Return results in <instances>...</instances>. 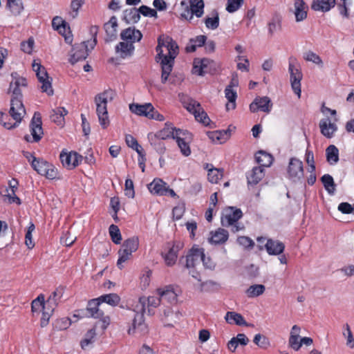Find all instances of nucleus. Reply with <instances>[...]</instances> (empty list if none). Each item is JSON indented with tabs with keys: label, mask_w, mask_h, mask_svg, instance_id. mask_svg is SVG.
<instances>
[{
	"label": "nucleus",
	"mask_w": 354,
	"mask_h": 354,
	"mask_svg": "<svg viewBox=\"0 0 354 354\" xmlns=\"http://www.w3.org/2000/svg\"><path fill=\"white\" fill-rule=\"evenodd\" d=\"M11 77L12 80L10 84L9 91L11 90L13 84H15V86L12 91V97L10 100V109L9 113L15 120V122L12 124L10 122H3V118L4 113L2 111H0V123H1L3 126L8 129H12L17 127L21 122L24 115L26 114V109L22 102V93L19 86H27L28 85L27 80L24 77H21L17 72H12L11 73Z\"/></svg>",
	"instance_id": "obj_1"
},
{
	"label": "nucleus",
	"mask_w": 354,
	"mask_h": 354,
	"mask_svg": "<svg viewBox=\"0 0 354 354\" xmlns=\"http://www.w3.org/2000/svg\"><path fill=\"white\" fill-rule=\"evenodd\" d=\"M165 47L168 53L164 57V59L160 62L161 66V83L165 84L167 82L173 83L171 78H169L173 70L175 59L179 54V46L177 42L169 35H165L163 39Z\"/></svg>",
	"instance_id": "obj_2"
},
{
	"label": "nucleus",
	"mask_w": 354,
	"mask_h": 354,
	"mask_svg": "<svg viewBox=\"0 0 354 354\" xmlns=\"http://www.w3.org/2000/svg\"><path fill=\"white\" fill-rule=\"evenodd\" d=\"M115 96V93L111 88L106 89L102 93H98L95 97L96 104V113L98 117L99 122L102 129H106L109 125V120L107 111V102H111Z\"/></svg>",
	"instance_id": "obj_3"
},
{
	"label": "nucleus",
	"mask_w": 354,
	"mask_h": 354,
	"mask_svg": "<svg viewBox=\"0 0 354 354\" xmlns=\"http://www.w3.org/2000/svg\"><path fill=\"white\" fill-rule=\"evenodd\" d=\"M180 101L183 107L189 113L194 114L195 119L197 121L202 123L205 127H209V128H214L215 127L214 123L212 122L208 115L202 108L198 102L188 96H183L181 97Z\"/></svg>",
	"instance_id": "obj_4"
},
{
	"label": "nucleus",
	"mask_w": 354,
	"mask_h": 354,
	"mask_svg": "<svg viewBox=\"0 0 354 354\" xmlns=\"http://www.w3.org/2000/svg\"><path fill=\"white\" fill-rule=\"evenodd\" d=\"M139 247V239L138 236L130 237L124 241L122 248L118 251L119 258L117 261V266L120 270L123 268L122 263L130 259L132 253L136 252Z\"/></svg>",
	"instance_id": "obj_5"
},
{
	"label": "nucleus",
	"mask_w": 354,
	"mask_h": 354,
	"mask_svg": "<svg viewBox=\"0 0 354 354\" xmlns=\"http://www.w3.org/2000/svg\"><path fill=\"white\" fill-rule=\"evenodd\" d=\"M219 71L218 64L212 59L208 58H196L194 60L192 73L198 76H204L208 73L214 75Z\"/></svg>",
	"instance_id": "obj_6"
},
{
	"label": "nucleus",
	"mask_w": 354,
	"mask_h": 354,
	"mask_svg": "<svg viewBox=\"0 0 354 354\" xmlns=\"http://www.w3.org/2000/svg\"><path fill=\"white\" fill-rule=\"evenodd\" d=\"M31 167L39 174L46 176L48 179L53 180L57 178V169L43 158H34L31 161Z\"/></svg>",
	"instance_id": "obj_7"
},
{
	"label": "nucleus",
	"mask_w": 354,
	"mask_h": 354,
	"mask_svg": "<svg viewBox=\"0 0 354 354\" xmlns=\"http://www.w3.org/2000/svg\"><path fill=\"white\" fill-rule=\"evenodd\" d=\"M30 130L32 138L27 134L24 136V140L27 142H38L40 141L44 134L40 113L35 112L30 122Z\"/></svg>",
	"instance_id": "obj_8"
},
{
	"label": "nucleus",
	"mask_w": 354,
	"mask_h": 354,
	"mask_svg": "<svg viewBox=\"0 0 354 354\" xmlns=\"http://www.w3.org/2000/svg\"><path fill=\"white\" fill-rule=\"evenodd\" d=\"M32 69L36 73V76L39 83L41 84V90L49 96L53 95V89L52 88L51 80L44 66L40 63H36L35 61L32 63Z\"/></svg>",
	"instance_id": "obj_9"
},
{
	"label": "nucleus",
	"mask_w": 354,
	"mask_h": 354,
	"mask_svg": "<svg viewBox=\"0 0 354 354\" xmlns=\"http://www.w3.org/2000/svg\"><path fill=\"white\" fill-rule=\"evenodd\" d=\"M146 299L145 297L140 298V302L142 303V308L140 312L133 311V319L132 322V326L129 328L128 330L129 334H133L138 330L140 333L145 334L147 333V326L145 323V315L144 313L145 310V304Z\"/></svg>",
	"instance_id": "obj_10"
},
{
	"label": "nucleus",
	"mask_w": 354,
	"mask_h": 354,
	"mask_svg": "<svg viewBox=\"0 0 354 354\" xmlns=\"http://www.w3.org/2000/svg\"><path fill=\"white\" fill-rule=\"evenodd\" d=\"M100 304L98 297L92 299L88 301L86 308L77 310V314H75L74 317L101 318L104 315V312L99 308Z\"/></svg>",
	"instance_id": "obj_11"
},
{
	"label": "nucleus",
	"mask_w": 354,
	"mask_h": 354,
	"mask_svg": "<svg viewBox=\"0 0 354 354\" xmlns=\"http://www.w3.org/2000/svg\"><path fill=\"white\" fill-rule=\"evenodd\" d=\"M167 247L168 248V251L165 254L162 252V256L165 259L166 265L168 266H172L176 263L178 258V254L184 247V243L180 241H175L167 243Z\"/></svg>",
	"instance_id": "obj_12"
},
{
	"label": "nucleus",
	"mask_w": 354,
	"mask_h": 354,
	"mask_svg": "<svg viewBox=\"0 0 354 354\" xmlns=\"http://www.w3.org/2000/svg\"><path fill=\"white\" fill-rule=\"evenodd\" d=\"M241 209L234 206H230L225 209L221 216V225L223 227H229L237 223L243 217Z\"/></svg>",
	"instance_id": "obj_13"
},
{
	"label": "nucleus",
	"mask_w": 354,
	"mask_h": 354,
	"mask_svg": "<svg viewBox=\"0 0 354 354\" xmlns=\"http://www.w3.org/2000/svg\"><path fill=\"white\" fill-rule=\"evenodd\" d=\"M288 178L294 182L300 180L304 177V165L302 161L297 158H291L287 169Z\"/></svg>",
	"instance_id": "obj_14"
},
{
	"label": "nucleus",
	"mask_w": 354,
	"mask_h": 354,
	"mask_svg": "<svg viewBox=\"0 0 354 354\" xmlns=\"http://www.w3.org/2000/svg\"><path fill=\"white\" fill-rule=\"evenodd\" d=\"M204 249L198 248L194 245L191 249L189 250L185 257H182L180 259V262H183L184 258L185 259V267L187 269L194 268L196 263L201 261V257H204Z\"/></svg>",
	"instance_id": "obj_15"
},
{
	"label": "nucleus",
	"mask_w": 354,
	"mask_h": 354,
	"mask_svg": "<svg viewBox=\"0 0 354 354\" xmlns=\"http://www.w3.org/2000/svg\"><path fill=\"white\" fill-rule=\"evenodd\" d=\"M272 107V103L268 96H257L249 106L250 111L252 113L261 111L269 113L271 111Z\"/></svg>",
	"instance_id": "obj_16"
},
{
	"label": "nucleus",
	"mask_w": 354,
	"mask_h": 354,
	"mask_svg": "<svg viewBox=\"0 0 354 354\" xmlns=\"http://www.w3.org/2000/svg\"><path fill=\"white\" fill-rule=\"evenodd\" d=\"M288 71L290 73V80L292 88L295 94L299 97L301 96V80L303 75L300 69L289 62Z\"/></svg>",
	"instance_id": "obj_17"
},
{
	"label": "nucleus",
	"mask_w": 354,
	"mask_h": 354,
	"mask_svg": "<svg viewBox=\"0 0 354 354\" xmlns=\"http://www.w3.org/2000/svg\"><path fill=\"white\" fill-rule=\"evenodd\" d=\"M88 41H83L73 46L72 51L73 53L69 59V62L72 64H75L79 61L86 59L88 55Z\"/></svg>",
	"instance_id": "obj_18"
},
{
	"label": "nucleus",
	"mask_w": 354,
	"mask_h": 354,
	"mask_svg": "<svg viewBox=\"0 0 354 354\" xmlns=\"http://www.w3.org/2000/svg\"><path fill=\"white\" fill-rule=\"evenodd\" d=\"M117 18L115 16H112L109 21L104 25V28L106 35L105 41L106 42L112 41L117 38Z\"/></svg>",
	"instance_id": "obj_19"
},
{
	"label": "nucleus",
	"mask_w": 354,
	"mask_h": 354,
	"mask_svg": "<svg viewBox=\"0 0 354 354\" xmlns=\"http://www.w3.org/2000/svg\"><path fill=\"white\" fill-rule=\"evenodd\" d=\"M269 255H279L282 254L285 250V245L281 241L268 239L264 245Z\"/></svg>",
	"instance_id": "obj_20"
},
{
	"label": "nucleus",
	"mask_w": 354,
	"mask_h": 354,
	"mask_svg": "<svg viewBox=\"0 0 354 354\" xmlns=\"http://www.w3.org/2000/svg\"><path fill=\"white\" fill-rule=\"evenodd\" d=\"M160 297L162 299H166L171 304H176L178 301V294L172 285L166 286L165 288H158L157 290Z\"/></svg>",
	"instance_id": "obj_21"
},
{
	"label": "nucleus",
	"mask_w": 354,
	"mask_h": 354,
	"mask_svg": "<svg viewBox=\"0 0 354 354\" xmlns=\"http://www.w3.org/2000/svg\"><path fill=\"white\" fill-rule=\"evenodd\" d=\"M153 106L151 103H145L139 104L133 103L129 104V110L133 113L140 116H145L148 118L150 112H153Z\"/></svg>",
	"instance_id": "obj_22"
},
{
	"label": "nucleus",
	"mask_w": 354,
	"mask_h": 354,
	"mask_svg": "<svg viewBox=\"0 0 354 354\" xmlns=\"http://www.w3.org/2000/svg\"><path fill=\"white\" fill-rule=\"evenodd\" d=\"M320 131L327 138H331L334 133L337 130V126L335 123H331L328 118L322 119L319 122Z\"/></svg>",
	"instance_id": "obj_23"
},
{
	"label": "nucleus",
	"mask_w": 354,
	"mask_h": 354,
	"mask_svg": "<svg viewBox=\"0 0 354 354\" xmlns=\"http://www.w3.org/2000/svg\"><path fill=\"white\" fill-rule=\"evenodd\" d=\"M210 234L211 236L208 239L209 242L215 245L223 244L227 241L229 237L227 230L223 228H218L215 232L212 231Z\"/></svg>",
	"instance_id": "obj_24"
},
{
	"label": "nucleus",
	"mask_w": 354,
	"mask_h": 354,
	"mask_svg": "<svg viewBox=\"0 0 354 354\" xmlns=\"http://www.w3.org/2000/svg\"><path fill=\"white\" fill-rule=\"evenodd\" d=\"M336 5V0H313L311 8L315 11L326 12Z\"/></svg>",
	"instance_id": "obj_25"
},
{
	"label": "nucleus",
	"mask_w": 354,
	"mask_h": 354,
	"mask_svg": "<svg viewBox=\"0 0 354 354\" xmlns=\"http://www.w3.org/2000/svg\"><path fill=\"white\" fill-rule=\"evenodd\" d=\"M175 127L171 122H166L162 129L156 132L153 137L156 140H166L174 137Z\"/></svg>",
	"instance_id": "obj_26"
},
{
	"label": "nucleus",
	"mask_w": 354,
	"mask_h": 354,
	"mask_svg": "<svg viewBox=\"0 0 354 354\" xmlns=\"http://www.w3.org/2000/svg\"><path fill=\"white\" fill-rule=\"evenodd\" d=\"M208 138L213 142H225L231 136L230 127L225 130H217L214 131H208L207 133Z\"/></svg>",
	"instance_id": "obj_27"
},
{
	"label": "nucleus",
	"mask_w": 354,
	"mask_h": 354,
	"mask_svg": "<svg viewBox=\"0 0 354 354\" xmlns=\"http://www.w3.org/2000/svg\"><path fill=\"white\" fill-rule=\"evenodd\" d=\"M134 45L130 42L120 41L115 47L117 53H120L121 58L131 57L134 52Z\"/></svg>",
	"instance_id": "obj_28"
},
{
	"label": "nucleus",
	"mask_w": 354,
	"mask_h": 354,
	"mask_svg": "<svg viewBox=\"0 0 354 354\" xmlns=\"http://www.w3.org/2000/svg\"><path fill=\"white\" fill-rule=\"evenodd\" d=\"M225 319L226 322L230 324H236L238 326H248L249 324L245 320L244 317L240 313L228 311L227 312Z\"/></svg>",
	"instance_id": "obj_29"
},
{
	"label": "nucleus",
	"mask_w": 354,
	"mask_h": 354,
	"mask_svg": "<svg viewBox=\"0 0 354 354\" xmlns=\"http://www.w3.org/2000/svg\"><path fill=\"white\" fill-rule=\"evenodd\" d=\"M207 37L205 35H198L189 40V44L185 47L187 53L195 52L197 47H202L205 44Z\"/></svg>",
	"instance_id": "obj_30"
},
{
	"label": "nucleus",
	"mask_w": 354,
	"mask_h": 354,
	"mask_svg": "<svg viewBox=\"0 0 354 354\" xmlns=\"http://www.w3.org/2000/svg\"><path fill=\"white\" fill-rule=\"evenodd\" d=\"M295 15L296 21L299 22L304 20L307 17V11L306 8H308L306 6V3L304 0H295Z\"/></svg>",
	"instance_id": "obj_31"
},
{
	"label": "nucleus",
	"mask_w": 354,
	"mask_h": 354,
	"mask_svg": "<svg viewBox=\"0 0 354 354\" xmlns=\"http://www.w3.org/2000/svg\"><path fill=\"white\" fill-rule=\"evenodd\" d=\"M167 183L160 178L154 179L148 186L149 191L159 196H163L165 194V189L166 188Z\"/></svg>",
	"instance_id": "obj_32"
},
{
	"label": "nucleus",
	"mask_w": 354,
	"mask_h": 354,
	"mask_svg": "<svg viewBox=\"0 0 354 354\" xmlns=\"http://www.w3.org/2000/svg\"><path fill=\"white\" fill-rule=\"evenodd\" d=\"M255 159L257 163L260 164V167H270L274 160V157L270 153L265 151L259 150L255 154Z\"/></svg>",
	"instance_id": "obj_33"
},
{
	"label": "nucleus",
	"mask_w": 354,
	"mask_h": 354,
	"mask_svg": "<svg viewBox=\"0 0 354 354\" xmlns=\"http://www.w3.org/2000/svg\"><path fill=\"white\" fill-rule=\"evenodd\" d=\"M140 15L138 8H132L131 9H126L123 11L122 20L127 24L130 23L136 24L139 21Z\"/></svg>",
	"instance_id": "obj_34"
},
{
	"label": "nucleus",
	"mask_w": 354,
	"mask_h": 354,
	"mask_svg": "<svg viewBox=\"0 0 354 354\" xmlns=\"http://www.w3.org/2000/svg\"><path fill=\"white\" fill-rule=\"evenodd\" d=\"M205 4L203 0H190V17L189 20L193 18L195 15L197 17H201L204 12Z\"/></svg>",
	"instance_id": "obj_35"
},
{
	"label": "nucleus",
	"mask_w": 354,
	"mask_h": 354,
	"mask_svg": "<svg viewBox=\"0 0 354 354\" xmlns=\"http://www.w3.org/2000/svg\"><path fill=\"white\" fill-rule=\"evenodd\" d=\"M263 169L261 167H254L250 176H247L248 185H256L263 178Z\"/></svg>",
	"instance_id": "obj_36"
},
{
	"label": "nucleus",
	"mask_w": 354,
	"mask_h": 354,
	"mask_svg": "<svg viewBox=\"0 0 354 354\" xmlns=\"http://www.w3.org/2000/svg\"><path fill=\"white\" fill-rule=\"evenodd\" d=\"M68 113V111L64 107H59L57 109L53 110L50 118L51 121L57 125L62 126L64 124V115Z\"/></svg>",
	"instance_id": "obj_37"
},
{
	"label": "nucleus",
	"mask_w": 354,
	"mask_h": 354,
	"mask_svg": "<svg viewBox=\"0 0 354 354\" xmlns=\"http://www.w3.org/2000/svg\"><path fill=\"white\" fill-rule=\"evenodd\" d=\"M225 95L228 100V103L226 104L225 108L227 111L230 109H234L236 108V100L237 98V93L230 86H226L225 89Z\"/></svg>",
	"instance_id": "obj_38"
},
{
	"label": "nucleus",
	"mask_w": 354,
	"mask_h": 354,
	"mask_svg": "<svg viewBox=\"0 0 354 354\" xmlns=\"http://www.w3.org/2000/svg\"><path fill=\"white\" fill-rule=\"evenodd\" d=\"M212 17H206L204 19V22L206 27L210 30H215L219 26V15L216 10H213L212 12Z\"/></svg>",
	"instance_id": "obj_39"
},
{
	"label": "nucleus",
	"mask_w": 354,
	"mask_h": 354,
	"mask_svg": "<svg viewBox=\"0 0 354 354\" xmlns=\"http://www.w3.org/2000/svg\"><path fill=\"white\" fill-rule=\"evenodd\" d=\"M320 180L328 193L333 195L335 192L336 184L332 176L328 174H324L321 177Z\"/></svg>",
	"instance_id": "obj_40"
},
{
	"label": "nucleus",
	"mask_w": 354,
	"mask_h": 354,
	"mask_svg": "<svg viewBox=\"0 0 354 354\" xmlns=\"http://www.w3.org/2000/svg\"><path fill=\"white\" fill-rule=\"evenodd\" d=\"M98 298L101 304L106 303L113 307L117 306L121 300L120 296L116 293L102 295Z\"/></svg>",
	"instance_id": "obj_41"
},
{
	"label": "nucleus",
	"mask_w": 354,
	"mask_h": 354,
	"mask_svg": "<svg viewBox=\"0 0 354 354\" xmlns=\"http://www.w3.org/2000/svg\"><path fill=\"white\" fill-rule=\"evenodd\" d=\"M326 160L330 165H335L339 161V150L333 145H329L326 149Z\"/></svg>",
	"instance_id": "obj_42"
},
{
	"label": "nucleus",
	"mask_w": 354,
	"mask_h": 354,
	"mask_svg": "<svg viewBox=\"0 0 354 354\" xmlns=\"http://www.w3.org/2000/svg\"><path fill=\"white\" fill-rule=\"evenodd\" d=\"M268 33L270 36L281 28V17L278 14H274L268 24Z\"/></svg>",
	"instance_id": "obj_43"
},
{
	"label": "nucleus",
	"mask_w": 354,
	"mask_h": 354,
	"mask_svg": "<svg viewBox=\"0 0 354 354\" xmlns=\"http://www.w3.org/2000/svg\"><path fill=\"white\" fill-rule=\"evenodd\" d=\"M52 26L55 30H58L59 33L62 35L66 32V28L70 30L68 24L63 20L62 17L58 16H56L53 19Z\"/></svg>",
	"instance_id": "obj_44"
},
{
	"label": "nucleus",
	"mask_w": 354,
	"mask_h": 354,
	"mask_svg": "<svg viewBox=\"0 0 354 354\" xmlns=\"http://www.w3.org/2000/svg\"><path fill=\"white\" fill-rule=\"evenodd\" d=\"M266 290V287L262 284H254L250 286L246 290L245 293L250 298L257 297L261 295Z\"/></svg>",
	"instance_id": "obj_45"
},
{
	"label": "nucleus",
	"mask_w": 354,
	"mask_h": 354,
	"mask_svg": "<svg viewBox=\"0 0 354 354\" xmlns=\"http://www.w3.org/2000/svg\"><path fill=\"white\" fill-rule=\"evenodd\" d=\"M59 159L62 165L68 169H74L73 164V151L66 153L62 151L59 155Z\"/></svg>",
	"instance_id": "obj_46"
},
{
	"label": "nucleus",
	"mask_w": 354,
	"mask_h": 354,
	"mask_svg": "<svg viewBox=\"0 0 354 354\" xmlns=\"http://www.w3.org/2000/svg\"><path fill=\"white\" fill-rule=\"evenodd\" d=\"M223 176V169L211 167L207 173L208 180L212 183H217Z\"/></svg>",
	"instance_id": "obj_47"
},
{
	"label": "nucleus",
	"mask_w": 354,
	"mask_h": 354,
	"mask_svg": "<svg viewBox=\"0 0 354 354\" xmlns=\"http://www.w3.org/2000/svg\"><path fill=\"white\" fill-rule=\"evenodd\" d=\"M7 6L14 15H19L24 9L21 0H7Z\"/></svg>",
	"instance_id": "obj_48"
},
{
	"label": "nucleus",
	"mask_w": 354,
	"mask_h": 354,
	"mask_svg": "<svg viewBox=\"0 0 354 354\" xmlns=\"http://www.w3.org/2000/svg\"><path fill=\"white\" fill-rule=\"evenodd\" d=\"M165 38V35H160L157 39L158 45L156 47V51L157 55H156L155 60L157 62H160L162 59H164V57H165V54L163 53L162 48L165 46L164 43L163 39Z\"/></svg>",
	"instance_id": "obj_49"
},
{
	"label": "nucleus",
	"mask_w": 354,
	"mask_h": 354,
	"mask_svg": "<svg viewBox=\"0 0 354 354\" xmlns=\"http://www.w3.org/2000/svg\"><path fill=\"white\" fill-rule=\"evenodd\" d=\"M41 308L42 310L44 308V295L43 294L39 295L31 303V311L33 315L35 313H39Z\"/></svg>",
	"instance_id": "obj_50"
},
{
	"label": "nucleus",
	"mask_w": 354,
	"mask_h": 354,
	"mask_svg": "<svg viewBox=\"0 0 354 354\" xmlns=\"http://www.w3.org/2000/svg\"><path fill=\"white\" fill-rule=\"evenodd\" d=\"M109 234H110L111 241L115 244H117V245L120 244L121 241H122V235H121L119 227L114 224H111L109 226Z\"/></svg>",
	"instance_id": "obj_51"
},
{
	"label": "nucleus",
	"mask_w": 354,
	"mask_h": 354,
	"mask_svg": "<svg viewBox=\"0 0 354 354\" xmlns=\"http://www.w3.org/2000/svg\"><path fill=\"white\" fill-rule=\"evenodd\" d=\"M253 342L262 349H266L270 346L269 339L260 333L254 336Z\"/></svg>",
	"instance_id": "obj_52"
},
{
	"label": "nucleus",
	"mask_w": 354,
	"mask_h": 354,
	"mask_svg": "<svg viewBox=\"0 0 354 354\" xmlns=\"http://www.w3.org/2000/svg\"><path fill=\"white\" fill-rule=\"evenodd\" d=\"M55 329L58 330H63L67 329L71 324V320L68 317H62L57 319L53 324Z\"/></svg>",
	"instance_id": "obj_53"
},
{
	"label": "nucleus",
	"mask_w": 354,
	"mask_h": 354,
	"mask_svg": "<svg viewBox=\"0 0 354 354\" xmlns=\"http://www.w3.org/2000/svg\"><path fill=\"white\" fill-rule=\"evenodd\" d=\"M304 59L307 62H311L320 67H323V62L321 57L315 53L309 50L304 53Z\"/></svg>",
	"instance_id": "obj_54"
},
{
	"label": "nucleus",
	"mask_w": 354,
	"mask_h": 354,
	"mask_svg": "<svg viewBox=\"0 0 354 354\" xmlns=\"http://www.w3.org/2000/svg\"><path fill=\"white\" fill-rule=\"evenodd\" d=\"M176 141L180 149L181 153L185 156H189L191 154V149L189 147V142L191 141H188L187 140H182L179 137H178V139Z\"/></svg>",
	"instance_id": "obj_55"
},
{
	"label": "nucleus",
	"mask_w": 354,
	"mask_h": 354,
	"mask_svg": "<svg viewBox=\"0 0 354 354\" xmlns=\"http://www.w3.org/2000/svg\"><path fill=\"white\" fill-rule=\"evenodd\" d=\"M178 137L182 140H192V134L189 131L175 127L174 140H177Z\"/></svg>",
	"instance_id": "obj_56"
},
{
	"label": "nucleus",
	"mask_w": 354,
	"mask_h": 354,
	"mask_svg": "<svg viewBox=\"0 0 354 354\" xmlns=\"http://www.w3.org/2000/svg\"><path fill=\"white\" fill-rule=\"evenodd\" d=\"M96 335L95 328H93L87 331L84 338L81 341L80 344L82 348L94 342Z\"/></svg>",
	"instance_id": "obj_57"
},
{
	"label": "nucleus",
	"mask_w": 354,
	"mask_h": 354,
	"mask_svg": "<svg viewBox=\"0 0 354 354\" xmlns=\"http://www.w3.org/2000/svg\"><path fill=\"white\" fill-rule=\"evenodd\" d=\"M243 2L244 0H227L225 9L228 12L233 13L241 8Z\"/></svg>",
	"instance_id": "obj_58"
},
{
	"label": "nucleus",
	"mask_w": 354,
	"mask_h": 354,
	"mask_svg": "<svg viewBox=\"0 0 354 354\" xmlns=\"http://www.w3.org/2000/svg\"><path fill=\"white\" fill-rule=\"evenodd\" d=\"M237 243L248 250L252 249L254 245L253 240L245 236H239L237 238Z\"/></svg>",
	"instance_id": "obj_59"
},
{
	"label": "nucleus",
	"mask_w": 354,
	"mask_h": 354,
	"mask_svg": "<svg viewBox=\"0 0 354 354\" xmlns=\"http://www.w3.org/2000/svg\"><path fill=\"white\" fill-rule=\"evenodd\" d=\"M151 145L153 147L154 149L160 155L165 152L166 148L162 140H156L154 137L149 138Z\"/></svg>",
	"instance_id": "obj_60"
},
{
	"label": "nucleus",
	"mask_w": 354,
	"mask_h": 354,
	"mask_svg": "<svg viewBox=\"0 0 354 354\" xmlns=\"http://www.w3.org/2000/svg\"><path fill=\"white\" fill-rule=\"evenodd\" d=\"M124 194L128 198H133L135 196L134 185L133 180L127 178L124 185Z\"/></svg>",
	"instance_id": "obj_61"
},
{
	"label": "nucleus",
	"mask_w": 354,
	"mask_h": 354,
	"mask_svg": "<svg viewBox=\"0 0 354 354\" xmlns=\"http://www.w3.org/2000/svg\"><path fill=\"white\" fill-rule=\"evenodd\" d=\"M139 12V15H142L145 17H157V11L154 9L149 8L147 6L142 5L139 8H138Z\"/></svg>",
	"instance_id": "obj_62"
},
{
	"label": "nucleus",
	"mask_w": 354,
	"mask_h": 354,
	"mask_svg": "<svg viewBox=\"0 0 354 354\" xmlns=\"http://www.w3.org/2000/svg\"><path fill=\"white\" fill-rule=\"evenodd\" d=\"M185 211V204L184 202L179 203L178 205L174 207L172 209L173 216L176 220H179L183 216Z\"/></svg>",
	"instance_id": "obj_63"
},
{
	"label": "nucleus",
	"mask_w": 354,
	"mask_h": 354,
	"mask_svg": "<svg viewBox=\"0 0 354 354\" xmlns=\"http://www.w3.org/2000/svg\"><path fill=\"white\" fill-rule=\"evenodd\" d=\"M134 36V27H129L120 33V38L123 41L131 43Z\"/></svg>",
	"instance_id": "obj_64"
}]
</instances>
